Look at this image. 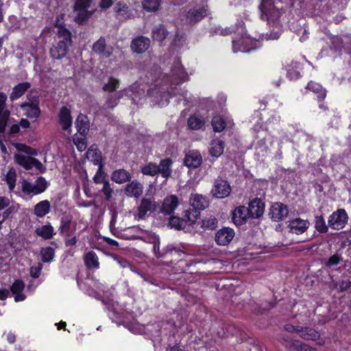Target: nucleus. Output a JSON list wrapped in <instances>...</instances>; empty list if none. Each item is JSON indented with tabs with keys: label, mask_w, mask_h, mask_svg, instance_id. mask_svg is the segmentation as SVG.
<instances>
[{
	"label": "nucleus",
	"mask_w": 351,
	"mask_h": 351,
	"mask_svg": "<svg viewBox=\"0 0 351 351\" xmlns=\"http://www.w3.org/2000/svg\"><path fill=\"white\" fill-rule=\"evenodd\" d=\"M234 237V232L232 228H224L217 232L215 241L219 245H226L232 240Z\"/></svg>",
	"instance_id": "15"
},
{
	"label": "nucleus",
	"mask_w": 351,
	"mask_h": 351,
	"mask_svg": "<svg viewBox=\"0 0 351 351\" xmlns=\"http://www.w3.org/2000/svg\"><path fill=\"white\" fill-rule=\"evenodd\" d=\"M282 343L292 351H317L315 348L288 337H283Z\"/></svg>",
	"instance_id": "12"
},
{
	"label": "nucleus",
	"mask_w": 351,
	"mask_h": 351,
	"mask_svg": "<svg viewBox=\"0 0 351 351\" xmlns=\"http://www.w3.org/2000/svg\"><path fill=\"white\" fill-rule=\"evenodd\" d=\"M94 182L96 184L104 183V182H108L106 180V173L102 170V165H99L98 167L97 171L93 178Z\"/></svg>",
	"instance_id": "54"
},
{
	"label": "nucleus",
	"mask_w": 351,
	"mask_h": 351,
	"mask_svg": "<svg viewBox=\"0 0 351 351\" xmlns=\"http://www.w3.org/2000/svg\"><path fill=\"white\" fill-rule=\"evenodd\" d=\"M10 204V200L6 197H0V210L7 208Z\"/></svg>",
	"instance_id": "59"
},
{
	"label": "nucleus",
	"mask_w": 351,
	"mask_h": 351,
	"mask_svg": "<svg viewBox=\"0 0 351 351\" xmlns=\"http://www.w3.org/2000/svg\"><path fill=\"white\" fill-rule=\"evenodd\" d=\"M159 169L158 165L153 162H149L142 167L141 172L144 175L154 176L158 173Z\"/></svg>",
	"instance_id": "45"
},
{
	"label": "nucleus",
	"mask_w": 351,
	"mask_h": 351,
	"mask_svg": "<svg viewBox=\"0 0 351 351\" xmlns=\"http://www.w3.org/2000/svg\"><path fill=\"white\" fill-rule=\"evenodd\" d=\"M298 335L305 340L318 341L317 344L319 346H323L326 343V339L321 338L319 333L312 328L300 327Z\"/></svg>",
	"instance_id": "11"
},
{
	"label": "nucleus",
	"mask_w": 351,
	"mask_h": 351,
	"mask_svg": "<svg viewBox=\"0 0 351 351\" xmlns=\"http://www.w3.org/2000/svg\"><path fill=\"white\" fill-rule=\"evenodd\" d=\"M12 208H8L3 213H1V217L4 221L10 216V215L12 213Z\"/></svg>",
	"instance_id": "64"
},
{
	"label": "nucleus",
	"mask_w": 351,
	"mask_h": 351,
	"mask_svg": "<svg viewBox=\"0 0 351 351\" xmlns=\"http://www.w3.org/2000/svg\"><path fill=\"white\" fill-rule=\"evenodd\" d=\"M247 208L249 217L252 218H259L265 211V204L260 199L252 200Z\"/></svg>",
	"instance_id": "16"
},
{
	"label": "nucleus",
	"mask_w": 351,
	"mask_h": 351,
	"mask_svg": "<svg viewBox=\"0 0 351 351\" xmlns=\"http://www.w3.org/2000/svg\"><path fill=\"white\" fill-rule=\"evenodd\" d=\"M261 8L263 19L274 21L280 17L283 8L282 0H263Z\"/></svg>",
	"instance_id": "3"
},
{
	"label": "nucleus",
	"mask_w": 351,
	"mask_h": 351,
	"mask_svg": "<svg viewBox=\"0 0 351 351\" xmlns=\"http://www.w3.org/2000/svg\"><path fill=\"white\" fill-rule=\"evenodd\" d=\"M187 221L189 222L190 225L194 224L197 220L199 219V210L195 209H192L190 210H187L185 215Z\"/></svg>",
	"instance_id": "53"
},
{
	"label": "nucleus",
	"mask_w": 351,
	"mask_h": 351,
	"mask_svg": "<svg viewBox=\"0 0 351 351\" xmlns=\"http://www.w3.org/2000/svg\"><path fill=\"white\" fill-rule=\"evenodd\" d=\"M6 100L7 95L0 92V132H4L10 116V112L5 108Z\"/></svg>",
	"instance_id": "19"
},
{
	"label": "nucleus",
	"mask_w": 351,
	"mask_h": 351,
	"mask_svg": "<svg viewBox=\"0 0 351 351\" xmlns=\"http://www.w3.org/2000/svg\"><path fill=\"white\" fill-rule=\"evenodd\" d=\"M36 233L45 239H51L54 234L53 228L50 225H44L36 229Z\"/></svg>",
	"instance_id": "36"
},
{
	"label": "nucleus",
	"mask_w": 351,
	"mask_h": 351,
	"mask_svg": "<svg viewBox=\"0 0 351 351\" xmlns=\"http://www.w3.org/2000/svg\"><path fill=\"white\" fill-rule=\"evenodd\" d=\"M167 34V31L162 25L156 26L152 29V38L158 42L164 40Z\"/></svg>",
	"instance_id": "39"
},
{
	"label": "nucleus",
	"mask_w": 351,
	"mask_h": 351,
	"mask_svg": "<svg viewBox=\"0 0 351 351\" xmlns=\"http://www.w3.org/2000/svg\"><path fill=\"white\" fill-rule=\"evenodd\" d=\"M86 157L88 160L93 162L94 165H101V153L96 147L91 146L86 152Z\"/></svg>",
	"instance_id": "38"
},
{
	"label": "nucleus",
	"mask_w": 351,
	"mask_h": 351,
	"mask_svg": "<svg viewBox=\"0 0 351 351\" xmlns=\"http://www.w3.org/2000/svg\"><path fill=\"white\" fill-rule=\"evenodd\" d=\"M217 219L213 216L206 217L202 221V228L215 229L217 227Z\"/></svg>",
	"instance_id": "52"
},
{
	"label": "nucleus",
	"mask_w": 351,
	"mask_h": 351,
	"mask_svg": "<svg viewBox=\"0 0 351 351\" xmlns=\"http://www.w3.org/2000/svg\"><path fill=\"white\" fill-rule=\"evenodd\" d=\"M51 210V204L48 200H43L34 206V213L38 217H43Z\"/></svg>",
	"instance_id": "29"
},
{
	"label": "nucleus",
	"mask_w": 351,
	"mask_h": 351,
	"mask_svg": "<svg viewBox=\"0 0 351 351\" xmlns=\"http://www.w3.org/2000/svg\"><path fill=\"white\" fill-rule=\"evenodd\" d=\"M208 14V10L205 8H195L189 11L187 18L191 23H195L200 21Z\"/></svg>",
	"instance_id": "28"
},
{
	"label": "nucleus",
	"mask_w": 351,
	"mask_h": 351,
	"mask_svg": "<svg viewBox=\"0 0 351 351\" xmlns=\"http://www.w3.org/2000/svg\"><path fill=\"white\" fill-rule=\"evenodd\" d=\"M300 329V326H294L291 324H287L285 326V330L288 332H295L299 333Z\"/></svg>",
	"instance_id": "61"
},
{
	"label": "nucleus",
	"mask_w": 351,
	"mask_h": 351,
	"mask_svg": "<svg viewBox=\"0 0 351 351\" xmlns=\"http://www.w3.org/2000/svg\"><path fill=\"white\" fill-rule=\"evenodd\" d=\"M70 227V220L67 218H62L61 219V225L60 227L61 233L67 232Z\"/></svg>",
	"instance_id": "57"
},
{
	"label": "nucleus",
	"mask_w": 351,
	"mask_h": 351,
	"mask_svg": "<svg viewBox=\"0 0 351 351\" xmlns=\"http://www.w3.org/2000/svg\"><path fill=\"white\" fill-rule=\"evenodd\" d=\"M150 47V40L144 36H139L134 39L131 44L133 51L143 53Z\"/></svg>",
	"instance_id": "20"
},
{
	"label": "nucleus",
	"mask_w": 351,
	"mask_h": 351,
	"mask_svg": "<svg viewBox=\"0 0 351 351\" xmlns=\"http://www.w3.org/2000/svg\"><path fill=\"white\" fill-rule=\"evenodd\" d=\"M114 10L118 16L123 19L129 17V8L126 3L121 1H118L114 8Z\"/></svg>",
	"instance_id": "40"
},
{
	"label": "nucleus",
	"mask_w": 351,
	"mask_h": 351,
	"mask_svg": "<svg viewBox=\"0 0 351 351\" xmlns=\"http://www.w3.org/2000/svg\"><path fill=\"white\" fill-rule=\"evenodd\" d=\"M307 88L317 94L319 99H322L326 97V90L317 83L310 82L307 85Z\"/></svg>",
	"instance_id": "42"
},
{
	"label": "nucleus",
	"mask_w": 351,
	"mask_h": 351,
	"mask_svg": "<svg viewBox=\"0 0 351 351\" xmlns=\"http://www.w3.org/2000/svg\"><path fill=\"white\" fill-rule=\"evenodd\" d=\"M42 261L43 262H50L54 256V250L51 247H44L40 251Z\"/></svg>",
	"instance_id": "49"
},
{
	"label": "nucleus",
	"mask_w": 351,
	"mask_h": 351,
	"mask_svg": "<svg viewBox=\"0 0 351 351\" xmlns=\"http://www.w3.org/2000/svg\"><path fill=\"white\" fill-rule=\"evenodd\" d=\"M341 261V257L338 254L332 256L327 263L328 266L337 265Z\"/></svg>",
	"instance_id": "58"
},
{
	"label": "nucleus",
	"mask_w": 351,
	"mask_h": 351,
	"mask_svg": "<svg viewBox=\"0 0 351 351\" xmlns=\"http://www.w3.org/2000/svg\"><path fill=\"white\" fill-rule=\"evenodd\" d=\"M143 186L141 183L137 181H132L127 184L125 189V193L129 197H138L143 193Z\"/></svg>",
	"instance_id": "25"
},
{
	"label": "nucleus",
	"mask_w": 351,
	"mask_h": 351,
	"mask_svg": "<svg viewBox=\"0 0 351 351\" xmlns=\"http://www.w3.org/2000/svg\"><path fill=\"white\" fill-rule=\"evenodd\" d=\"M112 5V0H101L99 6L102 9H107Z\"/></svg>",
	"instance_id": "62"
},
{
	"label": "nucleus",
	"mask_w": 351,
	"mask_h": 351,
	"mask_svg": "<svg viewBox=\"0 0 351 351\" xmlns=\"http://www.w3.org/2000/svg\"><path fill=\"white\" fill-rule=\"evenodd\" d=\"M315 228L319 232H326L328 227L322 216H316L315 219Z\"/></svg>",
	"instance_id": "51"
},
{
	"label": "nucleus",
	"mask_w": 351,
	"mask_h": 351,
	"mask_svg": "<svg viewBox=\"0 0 351 351\" xmlns=\"http://www.w3.org/2000/svg\"><path fill=\"white\" fill-rule=\"evenodd\" d=\"M37 98L25 102L21 105L23 114L29 119L38 118L40 114Z\"/></svg>",
	"instance_id": "9"
},
{
	"label": "nucleus",
	"mask_w": 351,
	"mask_h": 351,
	"mask_svg": "<svg viewBox=\"0 0 351 351\" xmlns=\"http://www.w3.org/2000/svg\"><path fill=\"white\" fill-rule=\"evenodd\" d=\"M190 204L197 210H204L208 207L209 200L206 196L202 195L192 194L190 197Z\"/></svg>",
	"instance_id": "22"
},
{
	"label": "nucleus",
	"mask_w": 351,
	"mask_h": 351,
	"mask_svg": "<svg viewBox=\"0 0 351 351\" xmlns=\"http://www.w3.org/2000/svg\"><path fill=\"white\" fill-rule=\"evenodd\" d=\"M93 51L99 55L101 58H107L112 55L113 47L106 45L105 39L100 38L93 44Z\"/></svg>",
	"instance_id": "13"
},
{
	"label": "nucleus",
	"mask_w": 351,
	"mask_h": 351,
	"mask_svg": "<svg viewBox=\"0 0 351 351\" xmlns=\"http://www.w3.org/2000/svg\"><path fill=\"white\" fill-rule=\"evenodd\" d=\"M101 191L104 193L106 199L109 200L112 197V190L109 181L104 182Z\"/></svg>",
	"instance_id": "56"
},
{
	"label": "nucleus",
	"mask_w": 351,
	"mask_h": 351,
	"mask_svg": "<svg viewBox=\"0 0 351 351\" xmlns=\"http://www.w3.org/2000/svg\"><path fill=\"white\" fill-rule=\"evenodd\" d=\"M287 215V208L283 204L277 202L271 206L269 215L274 221H278L282 220L285 218Z\"/></svg>",
	"instance_id": "17"
},
{
	"label": "nucleus",
	"mask_w": 351,
	"mask_h": 351,
	"mask_svg": "<svg viewBox=\"0 0 351 351\" xmlns=\"http://www.w3.org/2000/svg\"><path fill=\"white\" fill-rule=\"evenodd\" d=\"M161 0H144L143 7L147 11H156L160 4Z\"/></svg>",
	"instance_id": "48"
},
{
	"label": "nucleus",
	"mask_w": 351,
	"mask_h": 351,
	"mask_svg": "<svg viewBox=\"0 0 351 351\" xmlns=\"http://www.w3.org/2000/svg\"><path fill=\"white\" fill-rule=\"evenodd\" d=\"M249 217L247 208L245 206H239L235 208L232 215V220L237 226L243 224Z\"/></svg>",
	"instance_id": "23"
},
{
	"label": "nucleus",
	"mask_w": 351,
	"mask_h": 351,
	"mask_svg": "<svg viewBox=\"0 0 351 351\" xmlns=\"http://www.w3.org/2000/svg\"><path fill=\"white\" fill-rule=\"evenodd\" d=\"M204 123L205 121L197 116H191L188 119V125L191 130H199Z\"/></svg>",
	"instance_id": "44"
},
{
	"label": "nucleus",
	"mask_w": 351,
	"mask_h": 351,
	"mask_svg": "<svg viewBox=\"0 0 351 351\" xmlns=\"http://www.w3.org/2000/svg\"><path fill=\"white\" fill-rule=\"evenodd\" d=\"M186 221L185 219L177 217H171L169 221V226L177 230L184 229L186 226Z\"/></svg>",
	"instance_id": "46"
},
{
	"label": "nucleus",
	"mask_w": 351,
	"mask_h": 351,
	"mask_svg": "<svg viewBox=\"0 0 351 351\" xmlns=\"http://www.w3.org/2000/svg\"><path fill=\"white\" fill-rule=\"evenodd\" d=\"M310 226V222L308 220L300 218L293 219L289 222L288 228L293 234H301L306 231Z\"/></svg>",
	"instance_id": "14"
},
{
	"label": "nucleus",
	"mask_w": 351,
	"mask_h": 351,
	"mask_svg": "<svg viewBox=\"0 0 351 351\" xmlns=\"http://www.w3.org/2000/svg\"><path fill=\"white\" fill-rule=\"evenodd\" d=\"M14 147L19 151V153L14 155V160L16 164L27 170H29L33 167H35L41 173L45 171L43 164L38 160L34 158V156L38 154L36 149L21 143H16Z\"/></svg>",
	"instance_id": "1"
},
{
	"label": "nucleus",
	"mask_w": 351,
	"mask_h": 351,
	"mask_svg": "<svg viewBox=\"0 0 351 351\" xmlns=\"http://www.w3.org/2000/svg\"><path fill=\"white\" fill-rule=\"evenodd\" d=\"M59 121L64 130H69L72 124L71 112L66 107L61 108L59 113Z\"/></svg>",
	"instance_id": "26"
},
{
	"label": "nucleus",
	"mask_w": 351,
	"mask_h": 351,
	"mask_svg": "<svg viewBox=\"0 0 351 351\" xmlns=\"http://www.w3.org/2000/svg\"><path fill=\"white\" fill-rule=\"evenodd\" d=\"M280 32L276 31L274 32H271L269 34L267 35V40H276L280 37Z\"/></svg>",
	"instance_id": "63"
},
{
	"label": "nucleus",
	"mask_w": 351,
	"mask_h": 351,
	"mask_svg": "<svg viewBox=\"0 0 351 351\" xmlns=\"http://www.w3.org/2000/svg\"><path fill=\"white\" fill-rule=\"evenodd\" d=\"M172 163V160L169 158L162 160L158 165V168L159 169L158 173H160L162 176L165 178L170 177L172 172L171 168Z\"/></svg>",
	"instance_id": "34"
},
{
	"label": "nucleus",
	"mask_w": 351,
	"mask_h": 351,
	"mask_svg": "<svg viewBox=\"0 0 351 351\" xmlns=\"http://www.w3.org/2000/svg\"><path fill=\"white\" fill-rule=\"evenodd\" d=\"M233 51L234 53L238 51L250 52L251 50L255 49L256 41L252 38L245 36L239 40H233Z\"/></svg>",
	"instance_id": "8"
},
{
	"label": "nucleus",
	"mask_w": 351,
	"mask_h": 351,
	"mask_svg": "<svg viewBox=\"0 0 351 351\" xmlns=\"http://www.w3.org/2000/svg\"><path fill=\"white\" fill-rule=\"evenodd\" d=\"M348 215L344 209H338L333 212L328 218V225L334 230H340L347 223Z\"/></svg>",
	"instance_id": "6"
},
{
	"label": "nucleus",
	"mask_w": 351,
	"mask_h": 351,
	"mask_svg": "<svg viewBox=\"0 0 351 351\" xmlns=\"http://www.w3.org/2000/svg\"><path fill=\"white\" fill-rule=\"evenodd\" d=\"M16 174L14 169H10L5 176V180L10 190H13L16 184Z\"/></svg>",
	"instance_id": "50"
},
{
	"label": "nucleus",
	"mask_w": 351,
	"mask_h": 351,
	"mask_svg": "<svg viewBox=\"0 0 351 351\" xmlns=\"http://www.w3.org/2000/svg\"><path fill=\"white\" fill-rule=\"evenodd\" d=\"M31 85L29 82H23L16 85L10 93V98L11 100H15L21 97L30 88Z\"/></svg>",
	"instance_id": "32"
},
{
	"label": "nucleus",
	"mask_w": 351,
	"mask_h": 351,
	"mask_svg": "<svg viewBox=\"0 0 351 351\" xmlns=\"http://www.w3.org/2000/svg\"><path fill=\"white\" fill-rule=\"evenodd\" d=\"M295 69H299V65L298 63H295ZM293 66H289V68L287 69V77L290 80H295L298 79L300 77V72L298 70H293Z\"/></svg>",
	"instance_id": "55"
},
{
	"label": "nucleus",
	"mask_w": 351,
	"mask_h": 351,
	"mask_svg": "<svg viewBox=\"0 0 351 351\" xmlns=\"http://www.w3.org/2000/svg\"><path fill=\"white\" fill-rule=\"evenodd\" d=\"M224 145L223 141L219 138L213 139L209 146V154L213 157H219L223 153Z\"/></svg>",
	"instance_id": "27"
},
{
	"label": "nucleus",
	"mask_w": 351,
	"mask_h": 351,
	"mask_svg": "<svg viewBox=\"0 0 351 351\" xmlns=\"http://www.w3.org/2000/svg\"><path fill=\"white\" fill-rule=\"evenodd\" d=\"M41 267L40 266L38 267H32L30 268V275L33 278H38L40 274Z\"/></svg>",
	"instance_id": "60"
},
{
	"label": "nucleus",
	"mask_w": 351,
	"mask_h": 351,
	"mask_svg": "<svg viewBox=\"0 0 351 351\" xmlns=\"http://www.w3.org/2000/svg\"><path fill=\"white\" fill-rule=\"evenodd\" d=\"M21 186L23 193L25 195H38L47 189L48 182L43 177H39L34 183L23 180Z\"/></svg>",
	"instance_id": "4"
},
{
	"label": "nucleus",
	"mask_w": 351,
	"mask_h": 351,
	"mask_svg": "<svg viewBox=\"0 0 351 351\" xmlns=\"http://www.w3.org/2000/svg\"><path fill=\"white\" fill-rule=\"evenodd\" d=\"M25 285L22 280H16L11 287V291L15 295L14 300L16 302L23 301L25 299V295L22 293Z\"/></svg>",
	"instance_id": "30"
},
{
	"label": "nucleus",
	"mask_w": 351,
	"mask_h": 351,
	"mask_svg": "<svg viewBox=\"0 0 351 351\" xmlns=\"http://www.w3.org/2000/svg\"><path fill=\"white\" fill-rule=\"evenodd\" d=\"M86 119V117L82 114L79 115L76 119L75 127L78 132L77 134H87L88 131V125Z\"/></svg>",
	"instance_id": "37"
},
{
	"label": "nucleus",
	"mask_w": 351,
	"mask_h": 351,
	"mask_svg": "<svg viewBox=\"0 0 351 351\" xmlns=\"http://www.w3.org/2000/svg\"><path fill=\"white\" fill-rule=\"evenodd\" d=\"M91 0H77L75 5V11L77 12L75 19L77 22L82 23L88 18L91 12L88 10Z\"/></svg>",
	"instance_id": "10"
},
{
	"label": "nucleus",
	"mask_w": 351,
	"mask_h": 351,
	"mask_svg": "<svg viewBox=\"0 0 351 351\" xmlns=\"http://www.w3.org/2000/svg\"><path fill=\"white\" fill-rule=\"evenodd\" d=\"M130 173L122 169L114 171L111 175L112 180L118 184L124 183L130 180Z\"/></svg>",
	"instance_id": "33"
},
{
	"label": "nucleus",
	"mask_w": 351,
	"mask_h": 351,
	"mask_svg": "<svg viewBox=\"0 0 351 351\" xmlns=\"http://www.w3.org/2000/svg\"><path fill=\"white\" fill-rule=\"evenodd\" d=\"M86 266L90 269H98L99 267V258L95 252L90 251L86 253L84 257Z\"/></svg>",
	"instance_id": "35"
},
{
	"label": "nucleus",
	"mask_w": 351,
	"mask_h": 351,
	"mask_svg": "<svg viewBox=\"0 0 351 351\" xmlns=\"http://www.w3.org/2000/svg\"><path fill=\"white\" fill-rule=\"evenodd\" d=\"M132 87H129L120 90L119 93L110 95L106 101V107L108 108H114L118 105L120 98L124 95H130V93H132Z\"/></svg>",
	"instance_id": "18"
},
{
	"label": "nucleus",
	"mask_w": 351,
	"mask_h": 351,
	"mask_svg": "<svg viewBox=\"0 0 351 351\" xmlns=\"http://www.w3.org/2000/svg\"><path fill=\"white\" fill-rule=\"evenodd\" d=\"M230 192L231 187L229 183L223 179H217L211 190L213 195L217 198L226 197Z\"/></svg>",
	"instance_id": "7"
},
{
	"label": "nucleus",
	"mask_w": 351,
	"mask_h": 351,
	"mask_svg": "<svg viewBox=\"0 0 351 351\" xmlns=\"http://www.w3.org/2000/svg\"><path fill=\"white\" fill-rule=\"evenodd\" d=\"M202 156L197 152H189L185 156L184 164L190 168L195 169L200 166Z\"/></svg>",
	"instance_id": "24"
},
{
	"label": "nucleus",
	"mask_w": 351,
	"mask_h": 351,
	"mask_svg": "<svg viewBox=\"0 0 351 351\" xmlns=\"http://www.w3.org/2000/svg\"><path fill=\"white\" fill-rule=\"evenodd\" d=\"M119 80L114 77H109L104 84L103 90L106 92H113L119 86Z\"/></svg>",
	"instance_id": "43"
},
{
	"label": "nucleus",
	"mask_w": 351,
	"mask_h": 351,
	"mask_svg": "<svg viewBox=\"0 0 351 351\" xmlns=\"http://www.w3.org/2000/svg\"><path fill=\"white\" fill-rule=\"evenodd\" d=\"M159 206V204L152 197H143L137 208V212L134 214V218L136 220L143 219L148 213L154 212Z\"/></svg>",
	"instance_id": "5"
},
{
	"label": "nucleus",
	"mask_w": 351,
	"mask_h": 351,
	"mask_svg": "<svg viewBox=\"0 0 351 351\" xmlns=\"http://www.w3.org/2000/svg\"><path fill=\"white\" fill-rule=\"evenodd\" d=\"M56 28L58 40L51 48L50 54L53 59L60 60L68 52V48L71 44V34L64 26L57 25Z\"/></svg>",
	"instance_id": "2"
},
{
	"label": "nucleus",
	"mask_w": 351,
	"mask_h": 351,
	"mask_svg": "<svg viewBox=\"0 0 351 351\" xmlns=\"http://www.w3.org/2000/svg\"><path fill=\"white\" fill-rule=\"evenodd\" d=\"M172 76L175 77L176 80L182 82L188 80L189 77L187 73L184 70L180 62L177 60L174 62L173 66L171 69Z\"/></svg>",
	"instance_id": "31"
},
{
	"label": "nucleus",
	"mask_w": 351,
	"mask_h": 351,
	"mask_svg": "<svg viewBox=\"0 0 351 351\" xmlns=\"http://www.w3.org/2000/svg\"><path fill=\"white\" fill-rule=\"evenodd\" d=\"M179 204L178 198L175 195L167 196L163 200L161 210L165 214L170 215L178 207Z\"/></svg>",
	"instance_id": "21"
},
{
	"label": "nucleus",
	"mask_w": 351,
	"mask_h": 351,
	"mask_svg": "<svg viewBox=\"0 0 351 351\" xmlns=\"http://www.w3.org/2000/svg\"><path fill=\"white\" fill-rule=\"evenodd\" d=\"M86 135L76 134L73 137V143L80 152L86 150L87 147Z\"/></svg>",
	"instance_id": "41"
},
{
	"label": "nucleus",
	"mask_w": 351,
	"mask_h": 351,
	"mask_svg": "<svg viewBox=\"0 0 351 351\" xmlns=\"http://www.w3.org/2000/svg\"><path fill=\"white\" fill-rule=\"evenodd\" d=\"M211 124L215 132H221L226 127L225 121L220 116H215L212 119Z\"/></svg>",
	"instance_id": "47"
}]
</instances>
